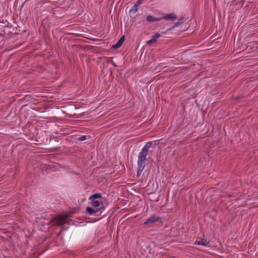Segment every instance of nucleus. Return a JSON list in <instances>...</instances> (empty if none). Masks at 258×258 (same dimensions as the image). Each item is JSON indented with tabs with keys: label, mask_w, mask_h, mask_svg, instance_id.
I'll return each mask as SVG.
<instances>
[{
	"label": "nucleus",
	"mask_w": 258,
	"mask_h": 258,
	"mask_svg": "<svg viewBox=\"0 0 258 258\" xmlns=\"http://www.w3.org/2000/svg\"><path fill=\"white\" fill-rule=\"evenodd\" d=\"M139 9H140V8L138 7V6L135 5L132 8V9L129 11V14L130 15L135 14Z\"/></svg>",
	"instance_id": "10"
},
{
	"label": "nucleus",
	"mask_w": 258,
	"mask_h": 258,
	"mask_svg": "<svg viewBox=\"0 0 258 258\" xmlns=\"http://www.w3.org/2000/svg\"><path fill=\"white\" fill-rule=\"evenodd\" d=\"M160 18H161V20H166L169 21H173L176 20V17L174 13H170L161 17Z\"/></svg>",
	"instance_id": "5"
},
{
	"label": "nucleus",
	"mask_w": 258,
	"mask_h": 258,
	"mask_svg": "<svg viewBox=\"0 0 258 258\" xmlns=\"http://www.w3.org/2000/svg\"><path fill=\"white\" fill-rule=\"evenodd\" d=\"M89 138H90V136L84 135V136H82L78 138V140L80 141H83L89 139Z\"/></svg>",
	"instance_id": "11"
},
{
	"label": "nucleus",
	"mask_w": 258,
	"mask_h": 258,
	"mask_svg": "<svg viewBox=\"0 0 258 258\" xmlns=\"http://www.w3.org/2000/svg\"><path fill=\"white\" fill-rule=\"evenodd\" d=\"M142 4V0H139L137 2V4H135L137 6H138L139 8H140V5Z\"/></svg>",
	"instance_id": "12"
},
{
	"label": "nucleus",
	"mask_w": 258,
	"mask_h": 258,
	"mask_svg": "<svg viewBox=\"0 0 258 258\" xmlns=\"http://www.w3.org/2000/svg\"><path fill=\"white\" fill-rule=\"evenodd\" d=\"M69 217L68 215H59L54 218V221L56 224L62 226L66 223L67 219Z\"/></svg>",
	"instance_id": "3"
},
{
	"label": "nucleus",
	"mask_w": 258,
	"mask_h": 258,
	"mask_svg": "<svg viewBox=\"0 0 258 258\" xmlns=\"http://www.w3.org/2000/svg\"><path fill=\"white\" fill-rule=\"evenodd\" d=\"M89 200L93 208L87 207L86 209V213L89 215H100L106 207L105 198L102 197L101 194L97 193L90 196Z\"/></svg>",
	"instance_id": "1"
},
{
	"label": "nucleus",
	"mask_w": 258,
	"mask_h": 258,
	"mask_svg": "<svg viewBox=\"0 0 258 258\" xmlns=\"http://www.w3.org/2000/svg\"><path fill=\"white\" fill-rule=\"evenodd\" d=\"M195 244H198V245H201L207 246V247L210 246L209 242L204 239H201L199 241H196L195 242Z\"/></svg>",
	"instance_id": "8"
},
{
	"label": "nucleus",
	"mask_w": 258,
	"mask_h": 258,
	"mask_svg": "<svg viewBox=\"0 0 258 258\" xmlns=\"http://www.w3.org/2000/svg\"><path fill=\"white\" fill-rule=\"evenodd\" d=\"M151 142L147 143L142 149L138 154L137 160V176L139 177L146 166L147 156L149 152V149L151 146Z\"/></svg>",
	"instance_id": "2"
},
{
	"label": "nucleus",
	"mask_w": 258,
	"mask_h": 258,
	"mask_svg": "<svg viewBox=\"0 0 258 258\" xmlns=\"http://www.w3.org/2000/svg\"><path fill=\"white\" fill-rule=\"evenodd\" d=\"M159 217L156 216L155 215H152L148 219L144 221V224L147 225L149 223H154L160 220Z\"/></svg>",
	"instance_id": "4"
},
{
	"label": "nucleus",
	"mask_w": 258,
	"mask_h": 258,
	"mask_svg": "<svg viewBox=\"0 0 258 258\" xmlns=\"http://www.w3.org/2000/svg\"><path fill=\"white\" fill-rule=\"evenodd\" d=\"M124 40V36L121 37L117 42L112 46V48L116 49L119 48L122 44Z\"/></svg>",
	"instance_id": "7"
},
{
	"label": "nucleus",
	"mask_w": 258,
	"mask_h": 258,
	"mask_svg": "<svg viewBox=\"0 0 258 258\" xmlns=\"http://www.w3.org/2000/svg\"><path fill=\"white\" fill-rule=\"evenodd\" d=\"M161 36V35L159 33H156L155 35H154L152 38L149 40V41H148L147 42V44H148V45H150V44H153V43H155L157 39Z\"/></svg>",
	"instance_id": "6"
},
{
	"label": "nucleus",
	"mask_w": 258,
	"mask_h": 258,
	"mask_svg": "<svg viewBox=\"0 0 258 258\" xmlns=\"http://www.w3.org/2000/svg\"><path fill=\"white\" fill-rule=\"evenodd\" d=\"M146 20L148 22H152L154 21H159L161 20V18H160V17L156 18L152 16L149 15L147 16Z\"/></svg>",
	"instance_id": "9"
}]
</instances>
